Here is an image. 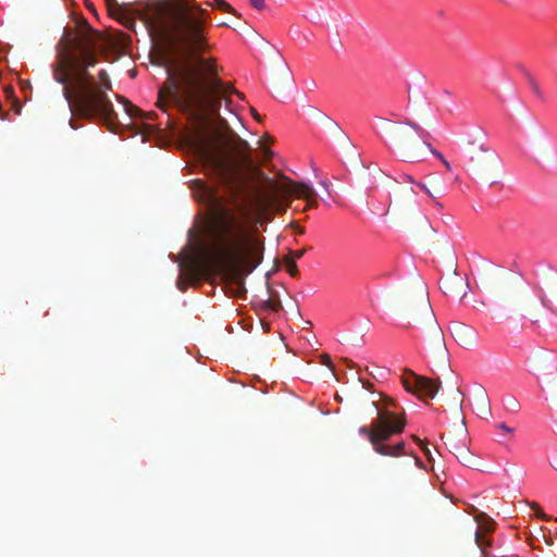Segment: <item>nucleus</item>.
<instances>
[{"mask_svg": "<svg viewBox=\"0 0 557 557\" xmlns=\"http://www.w3.org/2000/svg\"><path fill=\"white\" fill-rule=\"evenodd\" d=\"M148 11L147 22L164 49L166 71L157 107L168 112L172 106L193 122L190 146L222 188L208 225L206 252H264V238L249 230V219L285 211L292 196L307 201L305 210L317 208V194L308 184L284 175L280 181L267 177L248 141L220 117L223 98L243 96L220 78L216 59L207 55L210 13L194 0L159 1Z\"/></svg>", "mask_w": 557, "mask_h": 557, "instance_id": "1", "label": "nucleus"}, {"mask_svg": "<svg viewBox=\"0 0 557 557\" xmlns=\"http://www.w3.org/2000/svg\"><path fill=\"white\" fill-rule=\"evenodd\" d=\"M98 34L83 18L75 33L65 30L57 46L53 78L63 86V96L78 119L113 121L116 113L108 91L112 83L106 70L97 76L90 69L98 63Z\"/></svg>", "mask_w": 557, "mask_h": 557, "instance_id": "2", "label": "nucleus"}, {"mask_svg": "<svg viewBox=\"0 0 557 557\" xmlns=\"http://www.w3.org/2000/svg\"><path fill=\"white\" fill-rule=\"evenodd\" d=\"M373 406L377 410V418L373 420L371 426H361L359 433L366 436L375 453L382 456L397 457L403 454L405 443L399 442L396 445H387L386 441L394 434H400L406 425L405 418L397 417L388 408L395 406L392 398H385V408H380L376 401Z\"/></svg>", "mask_w": 557, "mask_h": 557, "instance_id": "3", "label": "nucleus"}, {"mask_svg": "<svg viewBox=\"0 0 557 557\" xmlns=\"http://www.w3.org/2000/svg\"><path fill=\"white\" fill-rule=\"evenodd\" d=\"M385 132L392 145L401 152L406 161L416 162L422 160L419 139L441 162L445 160V157L428 141L430 134L414 122L406 120L405 125L386 122Z\"/></svg>", "mask_w": 557, "mask_h": 557, "instance_id": "4", "label": "nucleus"}, {"mask_svg": "<svg viewBox=\"0 0 557 557\" xmlns=\"http://www.w3.org/2000/svg\"><path fill=\"white\" fill-rule=\"evenodd\" d=\"M407 309L412 315H420L429 324V344L431 351L442 361L447 360V348L444 333L440 327L433 309L431 307L428 292L421 287L417 297H410L407 301Z\"/></svg>", "mask_w": 557, "mask_h": 557, "instance_id": "5", "label": "nucleus"}, {"mask_svg": "<svg viewBox=\"0 0 557 557\" xmlns=\"http://www.w3.org/2000/svg\"><path fill=\"white\" fill-rule=\"evenodd\" d=\"M467 145L469 169L475 176L499 172L502 161L496 151L483 144L476 145L475 140H467Z\"/></svg>", "mask_w": 557, "mask_h": 557, "instance_id": "6", "label": "nucleus"}, {"mask_svg": "<svg viewBox=\"0 0 557 557\" xmlns=\"http://www.w3.org/2000/svg\"><path fill=\"white\" fill-rule=\"evenodd\" d=\"M504 309L510 319H530L536 322L541 317V306L536 297L528 293H520L513 297L507 298Z\"/></svg>", "mask_w": 557, "mask_h": 557, "instance_id": "7", "label": "nucleus"}, {"mask_svg": "<svg viewBox=\"0 0 557 557\" xmlns=\"http://www.w3.org/2000/svg\"><path fill=\"white\" fill-rule=\"evenodd\" d=\"M401 383L408 393L418 396L420 399L424 397L434 398L442 386L440 380L418 375L410 370L405 371V374L401 376Z\"/></svg>", "mask_w": 557, "mask_h": 557, "instance_id": "8", "label": "nucleus"}, {"mask_svg": "<svg viewBox=\"0 0 557 557\" xmlns=\"http://www.w3.org/2000/svg\"><path fill=\"white\" fill-rule=\"evenodd\" d=\"M537 288L541 306L555 312L554 302H557V271L545 274Z\"/></svg>", "mask_w": 557, "mask_h": 557, "instance_id": "9", "label": "nucleus"}, {"mask_svg": "<svg viewBox=\"0 0 557 557\" xmlns=\"http://www.w3.org/2000/svg\"><path fill=\"white\" fill-rule=\"evenodd\" d=\"M450 334L461 346H473L475 344V332L472 327L461 322H451Z\"/></svg>", "mask_w": 557, "mask_h": 557, "instance_id": "10", "label": "nucleus"}, {"mask_svg": "<svg viewBox=\"0 0 557 557\" xmlns=\"http://www.w3.org/2000/svg\"><path fill=\"white\" fill-rule=\"evenodd\" d=\"M106 3H107V7H108V10L110 12L111 15H114L116 16L117 18H120L121 23L131 28V27H134L135 25V21L129 17V16H126L124 15L121 11L122 9L120 8V5L117 4V1L116 0H106Z\"/></svg>", "mask_w": 557, "mask_h": 557, "instance_id": "11", "label": "nucleus"}, {"mask_svg": "<svg viewBox=\"0 0 557 557\" xmlns=\"http://www.w3.org/2000/svg\"><path fill=\"white\" fill-rule=\"evenodd\" d=\"M476 400L479 409L482 412V414H484L485 417H490L492 414V410L487 393L484 388H480L479 394L476 396Z\"/></svg>", "mask_w": 557, "mask_h": 557, "instance_id": "12", "label": "nucleus"}, {"mask_svg": "<svg viewBox=\"0 0 557 557\" xmlns=\"http://www.w3.org/2000/svg\"><path fill=\"white\" fill-rule=\"evenodd\" d=\"M455 456L466 467L476 468L479 466L478 460L474 459L468 447H462L461 451Z\"/></svg>", "mask_w": 557, "mask_h": 557, "instance_id": "13", "label": "nucleus"}, {"mask_svg": "<svg viewBox=\"0 0 557 557\" xmlns=\"http://www.w3.org/2000/svg\"><path fill=\"white\" fill-rule=\"evenodd\" d=\"M207 4L221 11L237 15L236 10L225 0H213V2H207Z\"/></svg>", "mask_w": 557, "mask_h": 557, "instance_id": "14", "label": "nucleus"}, {"mask_svg": "<svg viewBox=\"0 0 557 557\" xmlns=\"http://www.w3.org/2000/svg\"><path fill=\"white\" fill-rule=\"evenodd\" d=\"M284 263L289 275L296 277L299 273L296 261L294 259H290L289 256H286L284 258Z\"/></svg>", "mask_w": 557, "mask_h": 557, "instance_id": "15", "label": "nucleus"}, {"mask_svg": "<svg viewBox=\"0 0 557 557\" xmlns=\"http://www.w3.org/2000/svg\"><path fill=\"white\" fill-rule=\"evenodd\" d=\"M448 445L454 455H457L459 451H461L462 447H467L465 443L453 436L448 437Z\"/></svg>", "mask_w": 557, "mask_h": 557, "instance_id": "16", "label": "nucleus"}, {"mask_svg": "<svg viewBox=\"0 0 557 557\" xmlns=\"http://www.w3.org/2000/svg\"><path fill=\"white\" fill-rule=\"evenodd\" d=\"M117 100H120L124 107H125V111L128 115H134L135 113L139 112V109L135 106L132 104V102L129 100H127L126 98L122 97V96H117Z\"/></svg>", "mask_w": 557, "mask_h": 557, "instance_id": "17", "label": "nucleus"}, {"mask_svg": "<svg viewBox=\"0 0 557 557\" xmlns=\"http://www.w3.org/2000/svg\"><path fill=\"white\" fill-rule=\"evenodd\" d=\"M531 507L532 509H534V512L536 515L537 518H540L541 520H544V521H547L549 518L544 513V511L542 510L541 506L536 503H533L531 504Z\"/></svg>", "mask_w": 557, "mask_h": 557, "instance_id": "18", "label": "nucleus"}, {"mask_svg": "<svg viewBox=\"0 0 557 557\" xmlns=\"http://www.w3.org/2000/svg\"><path fill=\"white\" fill-rule=\"evenodd\" d=\"M475 543L481 548L482 553H485V545H488V543L483 539L479 531L475 532Z\"/></svg>", "mask_w": 557, "mask_h": 557, "instance_id": "19", "label": "nucleus"}, {"mask_svg": "<svg viewBox=\"0 0 557 557\" xmlns=\"http://www.w3.org/2000/svg\"><path fill=\"white\" fill-rule=\"evenodd\" d=\"M507 409L511 412H518L520 409V404L516 398H510L507 403Z\"/></svg>", "mask_w": 557, "mask_h": 557, "instance_id": "20", "label": "nucleus"}, {"mask_svg": "<svg viewBox=\"0 0 557 557\" xmlns=\"http://www.w3.org/2000/svg\"><path fill=\"white\" fill-rule=\"evenodd\" d=\"M250 4L257 9V10H264L265 9V2L264 0H249Z\"/></svg>", "mask_w": 557, "mask_h": 557, "instance_id": "21", "label": "nucleus"}, {"mask_svg": "<svg viewBox=\"0 0 557 557\" xmlns=\"http://www.w3.org/2000/svg\"><path fill=\"white\" fill-rule=\"evenodd\" d=\"M530 85H531L532 90L535 92V95L537 97L542 98L543 95H542V91L540 89V86H539V84L533 78H530Z\"/></svg>", "mask_w": 557, "mask_h": 557, "instance_id": "22", "label": "nucleus"}, {"mask_svg": "<svg viewBox=\"0 0 557 557\" xmlns=\"http://www.w3.org/2000/svg\"><path fill=\"white\" fill-rule=\"evenodd\" d=\"M321 363L326 366L327 368H330L333 371V362L329 355L324 354L321 356Z\"/></svg>", "mask_w": 557, "mask_h": 557, "instance_id": "23", "label": "nucleus"}, {"mask_svg": "<svg viewBox=\"0 0 557 557\" xmlns=\"http://www.w3.org/2000/svg\"><path fill=\"white\" fill-rule=\"evenodd\" d=\"M481 281H482V285H483V287H484L486 290L492 292V289H493V284H492V281L490 280V277H488V276H483Z\"/></svg>", "mask_w": 557, "mask_h": 557, "instance_id": "24", "label": "nucleus"}, {"mask_svg": "<svg viewBox=\"0 0 557 557\" xmlns=\"http://www.w3.org/2000/svg\"><path fill=\"white\" fill-rule=\"evenodd\" d=\"M264 306L273 311H277L280 308H281V304L280 302H275V301H272V300H267Z\"/></svg>", "mask_w": 557, "mask_h": 557, "instance_id": "25", "label": "nucleus"}, {"mask_svg": "<svg viewBox=\"0 0 557 557\" xmlns=\"http://www.w3.org/2000/svg\"><path fill=\"white\" fill-rule=\"evenodd\" d=\"M305 252H306V249H298V250L293 251L289 257H290V259H294L296 261L297 259L302 258Z\"/></svg>", "mask_w": 557, "mask_h": 557, "instance_id": "26", "label": "nucleus"}, {"mask_svg": "<svg viewBox=\"0 0 557 557\" xmlns=\"http://www.w3.org/2000/svg\"><path fill=\"white\" fill-rule=\"evenodd\" d=\"M195 185L199 186V188L201 189V191H203V197H211L207 186H205V184H202L201 182H194Z\"/></svg>", "mask_w": 557, "mask_h": 557, "instance_id": "27", "label": "nucleus"}, {"mask_svg": "<svg viewBox=\"0 0 557 557\" xmlns=\"http://www.w3.org/2000/svg\"><path fill=\"white\" fill-rule=\"evenodd\" d=\"M413 440H414V441H417V442L420 444V446L422 447V449H423L424 454H425L429 458H431V451H430V449L426 447V445H424V444L422 443V441H421L420 438H418L417 436H413Z\"/></svg>", "mask_w": 557, "mask_h": 557, "instance_id": "28", "label": "nucleus"}, {"mask_svg": "<svg viewBox=\"0 0 557 557\" xmlns=\"http://www.w3.org/2000/svg\"><path fill=\"white\" fill-rule=\"evenodd\" d=\"M414 184L419 186L422 190H424L431 198H434L433 193L426 187L425 184L419 182H416Z\"/></svg>", "mask_w": 557, "mask_h": 557, "instance_id": "29", "label": "nucleus"}, {"mask_svg": "<svg viewBox=\"0 0 557 557\" xmlns=\"http://www.w3.org/2000/svg\"><path fill=\"white\" fill-rule=\"evenodd\" d=\"M498 429L507 432V433H512L513 432V429L509 428L506 423L502 422L498 424Z\"/></svg>", "mask_w": 557, "mask_h": 557, "instance_id": "30", "label": "nucleus"}, {"mask_svg": "<svg viewBox=\"0 0 557 557\" xmlns=\"http://www.w3.org/2000/svg\"><path fill=\"white\" fill-rule=\"evenodd\" d=\"M401 177L404 178L405 182H409L411 184L416 183V181L413 180V177L411 175L404 174V175H401Z\"/></svg>", "mask_w": 557, "mask_h": 557, "instance_id": "31", "label": "nucleus"}, {"mask_svg": "<svg viewBox=\"0 0 557 557\" xmlns=\"http://www.w3.org/2000/svg\"><path fill=\"white\" fill-rule=\"evenodd\" d=\"M250 112H251L252 116L255 117V120H257V121H261V116H260V114L257 112V110H256V109L251 108Z\"/></svg>", "mask_w": 557, "mask_h": 557, "instance_id": "32", "label": "nucleus"}, {"mask_svg": "<svg viewBox=\"0 0 557 557\" xmlns=\"http://www.w3.org/2000/svg\"><path fill=\"white\" fill-rule=\"evenodd\" d=\"M70 126L73 128V129H77L79 128L81 126L78 124H76L75 120L74 119H70Z\"/></svg>", "mask_w": 557, "mask_h": 557, "instance_id": "33", "label": "nucleus"}, {"mask_svg": "<svg viewBox=\"0 0 557 557\" xmlns=\"http://www.w3.org/2000/svg\"><path fill=\"white\" fill-rule=\"evenodd\" d=\"M442 163H443V165H444L448 171H450V170H451V165H450V163H449L446 159H445Z\"/></svg>", "mask_w": 557, "mask_h": 557, "instance_id": "34", "label": "nucleus"}, {"mask_svg": "<svg viewBox=\"0 0 557 557\" xmlns=\"http://www.w3.org/2000/svg\"><path fill=\"white\" fill-rule=\"evenodd\" d=\"M86 7L89 11L95 12V8L92 3L86 2Z\"/></svg>", "mask_w": 557, "mask_h": 557, "instance_id": "35", "label": "nucleus"}, {"mask_svg": "<svg viewBox=\"0 0 557 557\" xmlns=\"http://www.w3.org/2000/svg\"><path fill=\"white\" fill-rule=\"evenodd\" d=\"M219 26H228V25H227V23H225V21H222V23H220Z\"/></svg>", "mask_w": 557, "mask_h": 557, "instance_id": "36", "label": "nucleus"}, {"mask_svg": "<svg viewBox=\"0 0 557 557\" xmlns=\"http://www.w3.org/2000/svg\"><path fill=\"white\" fill-rule=\"evenodd\" d=\"M438 194H443V188L442 187H438L437 190H436Z\"/></svg>", "mask_w": 557, "mask_h": 557, "instance_id": "37", "label": "nucleus"}, {"mask_svg": "<svg viewBox=\"0 0 557 557\" xmlns=\"http://www.w3.org/2000/svg\"><path fill=\"white\" fill-rule=\"evenodd\" d=\"M407 194H414V191H413L412 188H410V189L407 190Z\"/></svg>", "mask_w": 557, "mask_h": 557, "instance_id": "38", "label": "nucleus"}, {"mask_svg": "<svg viewBox=\"0 0 557 557\" xmlns=\"http://www.w3.org/2000/svg\"><path fill=\"white\" fill-rule=\"evenodd\" d=\"M435 206L442 207V205L438 201H434Z\"/></svg>", "mask_w": 557, "mask_h": 557, "instance_id": "39", "label": "nucleus"}, {"mask_svg": "<svg viewBox=\"0 0 557 557\" xmlns=\"http://www.w3.org/2000/svg\"><path fill=\"white\" fill-rule=\"evenodd\" d=\"M556 521H557V518H556Z\"/></svg>", "mask_w": 557, "mask_h": 557, "instance_id": "40", "label": "nucleus"}]
</instances>
